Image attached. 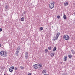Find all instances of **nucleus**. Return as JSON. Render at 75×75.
I'll list each match as a JSON object with an SVG mask.
<instances>
[{"label": "nucleus", "instance_id": "1", "mask_svg": "<svg viewBox=\"0 0 75 75\" xmlns=\"http://www.w3.org/2000/svg\"><path fill=\"white\" fill-rule=\"evenodd\" d=\"M0 54L3 57H6L7 55V52L6 51H1L0 52Z\"/></svg>", "mask_w": 75, "mask_h": 75}, {"label": "nucleus", "instance_id": "2", "mask_svg": "<svg viewBox=\"0 0 75 75\" xmlns=\"http://www.w3.org/2000/svg\"><path fill=\"white\" fill-rule=\"evenodd\" d=\"M60 34V33H57L56 35L54 36L53 37V40H54V41H55V40H58V37H59V35Z\"/></svg>", "mask_w": 75, "mask_h": 75}, {"label": "nucleus", "instance_id": "3", "mask_svg": "<svg viewBox=\"0 0 75 75\" xmlns=\"http://www.w3.org/2000/svg\"><path fill=\"white\" fill-rule=\"evenodd\" d=\"M63 38L66 40H69V37L67 35H64L63 36Z\"/></svg>", "mask_w": 75, "mask_h": 75}, {"label": "nucleus", "instance_id": "4", "mask_svg": "<svg viewBox=\"0 0 75 75\" xmlns=\"http://www.w3.org/2000/svg\"><path fill=\"white\" fill-rule=\"evenodd\" d=\"M49 7L51 9H52V8L54 7V2L50 4L49 5Z\"/></svg>", "mask_w": 75, "mask_h": 75}, {"label": "nucleus", "instance_id": "5", "mask_svg": "<svg viewBox=\"0 0 75 75\" xmlns=\"http://www.w3.org/2000/svg\"><path fill=\"white\" fill-rule=\"evenodd\" d=\"M25 57L26 59H27L28 58V52H25Z\"/></svg>", "mask_w": 75, "mask_h": 75}, {"label": "nucleus", "instance_id": "6", "mask_svg": "<svg viewBox=\"0 0 75 75\" xmlns=\"http://www.w3.org/2000/svg\"><path fill=\"white\" fill-rule=\"evenodd\" d=\"M5 11H7L8 10H9L8 9V6L7 5L5 6Z\"/></svg>", "mask_w": 75, "mask_h": 75}, {"label": "nucleus", "instance_id": "7", "mask_svg": "<svg viewBox=\"0 0 75 75\" xmlns=\"http://www.w3.org/2000/svg\"><path fill=\"white\" fill-rule=\"evenodd\" d=\"M14 69V67H10V68L9 69V72H11L13 71V70Z\"/></svg>", "mask_w": 75, "mask_h": 75}, {"label": "nucleus", "instance_id": "8", "mask_svg": "<svg viewBox=\"0 0 75 75\" xmlns=\"http://www.w3.org/2000/svg\"><path fill=\"white\" fill-rule=\"evenodd\" d=\"M38 66H39V65L38 64H35L33 65L34 68L37 69H38Z\"/></svg>", "mask_w": 75, "mask_h": 75}, {"label": "nucleus", "instance_id": "9", "mask_svg": "<svg viewBox=\"0 0 75 75\" xmlns=\"http://www.w3.org/2000/svg\"><path fill=\"white\" fill-rule=\"evenodd\" d=\"M20 50V46H18L17 47V51H19Z\"/></svg>", "mask_w": 75, "mask_h": 75}, {"label": "nucleus", "instance_id": "10", "mask_svg": "<svg viewBox=\"0 0 75 75\" xmlns=\"http://www.w3.org/2000/svg\"><path fill=\"white\" fill-rule=\"evenodd\" d=\"M63 18L64 20H66V19H67V16H66V15L65 14L64 15Z\"/></svg>", "mask_w": 75, "mask_h": 75}, {"label": "nucleus", "instance_id": "11", "mask_svg": "<svg viewBox=\"0 0 75 75\" xmlns=\"http://www.w3.org/2000/svg\"><path fill=\"white\" fill-rule=\"evenodd\" d=\"M67 56H65L64 58V61H67Z\"/></svg>", "mask_w": 75, "mask_h": 75}, {"label": "nucleus", "instance_id": "12", "mask_svg": "<svg viewBox=\"0 0 75 75\" xmlns=\"http://www.w3.org/2000/svg\"><path fill=\"white\" fill-rule=\"evenodd\" d=\"M18 52H19V51H17V50L16 53V55L18 56Z\"/></svg>", "mask_w": 75, "mask_h": 75}, {"label": "nucleus", "instance_id": "13", "mask_svg": "<svg viewBox=\"0 0 75 75\" xmlns=\"http://www.w3.org/2000/svg\"><path fill=\"white\" fill-rule=\"evenodd\" d=\"M56 50H57V47H55L53 49L52 51H55Z\"/></svg>", "mask_w": 75, "mask_h": 75}, {"label": "nucleus", "instance_id": "14", "mask_svg": "<svg viewBox=\"0 0 75 75\" xmlns=\"http://www.w3.org/2000/svg\"><path fill=\"white\" fill-rule=\"evenodd\" d=\"M21 21H24V17H22L21 18Z\"/></svg>", "mask_w": 75, "mask_h": 75}, {"label": "nucleus", "instance_id": "15", "mask_svg": "<svg viewBox=\"0 0 75 75\" xmlns=\"http://www.w3.org/2000/svg\"><path fill=\"white\" fill-rule=\"evenodd\" d=\"M68 4V2H66L64 3V6H67Z\"/></svg>", "mask_w": 75, "mask_h": 75}, {"label": "nucleus", "instance_id": "16", "mask_svg": "<svg viewBox=\"0 0 75 75\" xmlns=\"http://www.w3.org/2000/svg\"><path fill=\"white\" fill-rule=\"evenodd\" d=\"M54 54H55V53H52L51 54V57H54Z\"/></svg>", "mask_w": 75, "mask_h": 75}, {"label": "nucleus", "instance_id": "17", "mask_svg": "<svg viewBox=\"0 0 75 75\" xmlns=\"http://www.w3.org/2000/svg\"><path fill=\"white\" fill-rule=\"evenodd\" d=\"M42 74H44V73H46V70H43L42 71Z\"/></svg>", "mask_w": 75, "mask_h": 75}, {"label": "nucleus", "instance_id": "18", "mask_svg": "<svg viewBox=\"0 0 75 75\" xmlns=\"http://www.w3.org/2000/svg\"><path fill=\"white\" fill-rule=\"evenodd\" d=\"M71 51L73 54H75V52H74L73 50H71Z\"/></svg>", "mask_w": 75, "mask_h": 75}, {"label": "nucleus", "instance_id": "19", "mask_svg": "<svg viewBox=\"0 0 75 75\" xmlns=\"http://www.w3.org/2000/svg\"><path fill=\"white\" fill-rule=\"evenodd\" d=\"M69 58H71L72 57V55L71 54H69L68 55Z\"/></svg>", "mask_w": 75, "mask_h": 75}, {"label": "nucleus", "instance_id": "20", "mask_svg": "<svg viewBox=\"0 0 75 75\" xmlns=\"http://www.w3.org/2000/svg\"><path fill=\"white\" fill-rule=\"evenodd\" d=\"M40 31H42V30H43V28L41 27V28H40Z\"/></svg>", "mask_w": 75, "mask_h": 75}, {"label": "nucleus", "instance_id": "21", "mask_svg": "<svg viewBox=\"0 0 75 75\" xmlns=\"http://www.w3.org/2000/svg\"><path fill=\"white\" fill-rule=\"evenodd\" d=\"M42 64H39V66H40V68H41V67H42Z\"/></svg>", "mask_w": 75, "mask_h": 75}, {"label": "nucleus", "instance_id": "22", "mask_svg": "<svg viewBox=\"0 0 75 75\" xmlns=\"http://www.w3.org/2000/svg\"><path fill=\"white\" fill-rule=\"evenodd\" d=\"M20 68L21 69H24V67H23L22 66L20 67Z\"/></svg>", "mask_w": 75, "mask_h": 75}, {"label": "nucleus", "instance_id": "23", "mask_svg": "<svg viewBox=\"0 0 75 75\" xmlns=\"http://www.w3.org/2000/svg\"><path fill=\"white\" fill-rule=\"evenodd\" d=\"M1 69H4V66H2L1 67Z\"/></svg>", "mask_w": 75, "mask_h": 75}, {"label": "nucleus", "instance_id": "24", "mask_svg": "<svg viewBox=\"0 0 75 75\" xmlns=\"http://www.w3.org/2000/svg\"><path fill=\"white\" fill-rule=\"evenodd\" d=\"M45 52L46 53L48 52V50L47 49H45Z\"/></svg>", "mask_w": 75, "mask_h": 75}, {"label": "nucleus", "instance_id": "25", "mask_svg": "<svg viewBox=\"0 0 75 75\" xmlns=\"http://www.w3.org/2000/svg\"><path fill=\"white\" fill-rule=\"evenodd\" d=\"M57 18L58 19H59V18H60V16L59 15H58L57 16Z\"/></svg>", "mask_w": 75, "mask_h": 75}, {"label": "nucleus", "instance_id": "26", "mask_svg": "<svg viewBox=\"0 0 75 75\" xmlns=\"http://www.w3.org/2000/svg\"><path fill=\"white\" fill-rule=\"evenodd\" d=\"M48 50H51V47H49L48 48Z\"/></svg>", "mask_w": 75, "mask_h": 75}, {"label": "nucleus", "instance_id": "27", "mask_svg": "<svg viewBox=\"0 0 75 75\" xmlns=\"http://www.w3.org/2000/svg\"><path fill=\"white\" fill-rule=\"evenodd\" d=\"M62 75H68L67 74V73H65Z\"/></svg>", "mask_w": 75, "mask_h": 75}, {"label": "nucleus", "instance_id": "28", "mask_svg": "<svg viewBox=\"0 0 75 75\" xmlns=\"http://www.w3.org/2000/svg\"><path fill=\"white\" fill-rule=\"evenodd\" d=\"M17 68L16 67H15V70H17Z\"/></svg>", "mask_w": 75, "mask_h": 75}, {"label": "nucleus", "instance_id": "29", "mask_svg": "<svg viewBox=\"0 0 75 75\" xmlns=\"http://www.w3.org/2000/svg\"><path fill=\"white\" fill-rule=\"evenodd\" d=\"M27 75H31V73H29Z\"/></svg>", "mask_w": 75, "mask_h": 75}, {"label": "nucleus", "instance_id": "30", "mask_svg": "<svg viewBox=\"0 0 75 75\" xmlns=\"http://www.w3.org/2000/svg\"><path fill=\"white\" fill-rule=\"evenodd\" d=\"M2 28L0 29V31H2Z\"/></svg>", "mask_w": 75, "mask_h": 75}, {"label": "nucleus", "instance_id": "31", "mask_svg": "<svg viewBox=\"0 0 75 75\" xmlns=\"http://www.w3.org/2000/svg\"><path fill=\"white\" fill-rule=\"evenodd\" d=\"M25 14V11H24L23 13V14Z\"/></svg>", "mask_w": 75, "mask_h": 75}, {"label": "nucleus", "instance_id": "32", "mask_svg": "<svg viewBox=\"0 0 75 75\" xmlns=\"http://www.w3.org/2000/svg\"><path fill=\"white\" fill-rule=\"evenodd\" d=\"M44 75H48V74H44Z\"/></svg>", "mask_w": 75, "mask_h": 75}, {"label": "nucleus", "instance_id": "33", "mask_svg": "<svg viewBox=\"0 0 75 75\" xmlns=\"http://www.w3.org/2000/svg\"><path fill=\"white\" fill-rule=\"evenodd\" d=\"M1 47V45L0 44V47Z\"/></svg>", "mask_w": 75, "mask_h": 75}, {"label": "nucleus", "instance_id": "34", "mask_svg": "<svg viewBox=\"0 0 75 75\" xmlns=\"http://www.w3.org/2000/svg\"><path fill=\"white\" fill-rule=\"evenodd\" d=\"M74 21L75 22V19H74Z\"/></svg>", "mask_w": 75, "mask_h": 75}, {"label": "nucleus", "instance_id": "35", "mask_svg": "<svg viewBox=\"0 0 75 75\" xmlns=\"http://www.w3.org/2000/svg\"><path fill=\"white\" fill-rule=\"evenodd\" d=\"M57 27H58V26H57Z\"/></svg>", "mask_w": 75, "mask_h": 75}, {"label": "nucleus", "instance_id": "36", "mask_svg": "<svg viewBox=\"0 0 75 75\" xmlns=\"http://www.w3.org/2000/svg\"><path fill=\"white\" fill-rule=\"evenodd\" d=\"M4 75H6V74H4Z\"/></svg>", "mask_w": 75, "mask_h": 75}]
</instances>
